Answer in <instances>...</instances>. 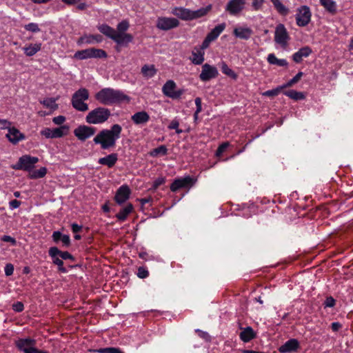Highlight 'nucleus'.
Wrapping results in <instances>:
<instances>
[{"mask_svg":"<svg viewBox=\"0 0 353 353\" xmlns=\"http://www.w3.org/2000/svg\"><path fill=\"white\" fill-rule=\"evenodd\" d=\"M176 85L172 80H168L163 86L162 91L164 95L173 99L180 98L183 94V90H175Z\"/></svg>","mask_w":353,"mask_h":353,"instance_id":"obj_8","label":"nucleus"},{"mask_svg":"<svg viewBox=\"0 0 353 353\" xmlns=\"http://www.w3.org/2000/svg\"><path fill=\"white\" fill-rule=\"evenodd\" d=\"M283 88H282V85H281V86L277 87L275 89H272V90H270L265 91V92L263 93V96H266V97L277 96L280 93L281 90L283 89Z\"/></svg>","mask_w":353,"mask_h":353,"instance_id":"obj_47","label":"nucleus"},{"mask_svg":"<svg viewBox=\"0 0 353 353\" xmlns=\"http://www.w3.org/2000/svg\"><path fill=\"white\" fill-rule=\"evenodd\" d=\"M233 34L238 38L247 40L251 37L252 30L249 28H236Z\"/></svg>","mask_w":353,"mask_h":353,"instance_id":"obj_24","label":"nucleus"},{"mask_svg":"<svg viewBox=\"0 0 353 353\" xmlns=\"http://www.w3.org/2000/svg\"><path fill=\"white\" fill-rule=\"evenodd\" d=\"M341 327V324L339 322H334L331 324L332 330L334 332H337Z\"/></svg>","mask_w":353,"mask_h":353,"instance_id":"obj_63","label":"nucleus"},{"mask_svg":"<svg viewBox=\"0 0 353 353\" xmlns=\"http://www.w3.org/2000/svg\"><path fill=\"white\" fill-rule=\"evenodd\" d=\"M74 57L80 60L90 58V49H85L80 51H77L74 54Z\"/></svg>","mask_w":353,"mask_h":353,"instance_id":"obj_43","label":"nucleus"},{"mask_svg":"<svg viewBox=\"0 0 353 353\" xmlns=\"http://www.w3.org/2000/svg\"><path fill=\"white\" fill-rule=\"evenodd\" d=\"M11 122L7 119H0V129L4 130L8 129V130L11 127Z\"/></svg>","mask_w":353,"mask_h":353,"instance_id":"obj_51","label":"nucleus"},{"mask_svg":"<svg viewBox=\"0 0 353 353\" xmlns=\"http://www.w3.org/2000/svg\"><path fill=\"white\" fill-rule=\"evenodd\" d=\"M165 181V179L164 177H159L157 178L153 183V188L154 189L157 188L161 185L163 184Z\"/></svg>","mask_w":353,"mask_h":353,"instance_id":"obj_59","label":"nucleus"},{"mask_svg":"<svg viewBox=\"0 0 353 353\" xmlns=\"http://www.w3.org/2000/svg\"><path fill=\"white\" fill-rule=\"evenodd\" d=\"M131 119L136 125H141L150 120V116L145 111H141L134 114Z\"/></svg>","mask_w":353,"mask_h":353,"instance_id":"obj_21","label":"nucleus"},{"mask_svg":"<svg viewBox=\"0 0 353 353\" xmlns=\"http://www.w3.org/2000/svg\"><path fill=\"white\" fill-rule=\"evenodd\" d=\"M321 5L332 15L337 12L336 3L334 0H319Z\"/></svg>","mask_w":353,"mask_h":353,"instance_id":"obj_27","label":"nucleus"},{"mask_svg":"<svg viewBox=\"0 0 353 353\" xmlns=\"http://www.w3.org/2000/svg\"><path fill=\"white\" fill-rule=\"evenodd\" d=\"M6 137L12 144H17L19 141L25 139V135L14 127H10Z\"/></svg>","mask_w":353,"mask_h":353,"instance_id":"obj_18","label":"nucleus"},{"mask_svg":"<svg viewBox=\"0 0 353 353\" xmlns=\"http://www.w3.org/2000/svg\"><path fill=\"white\" fill-rule=\"evenodd\" d=\"M221 68L223 74H226L228 77H230L234 79H236L237 75L236 74V73L232 69H230L225 62L221 63Z\"/></svg>","mask_w":353,"mask_h":353,"instance_id":"obj_39","label":"nucleus"},{"mask_svg":"<svg viewBox=\"0 0 353 353\" xmlns=\"http://www.w3.org/2000/svg\"><path fill=\"white\" fill-rule=\"evenodd\" d=\"M95 98L103 105H112L130 101L129 97L123 92L110 88L101 90L95 94Z\"/></svg>","mask_w":353,"mask_h":353,"instance_id":"obj_2","label":"nucleus"},{"mask_svg":"<svg viewBox=\"0 0 353 353\" xmlns=\"http://www.w3.org/2000/svg\"><path fill=\"white\" fill-rule=\"evenodd\" d=\"M211 42L212 41L206 36L201 46V49L199 50L203 51L205 49L208 48Z\"/></svg>","mask_w":353,"mask_h":353,"instance_id":"obj_60","label":"nucleus"},{"mask_svg":"<svg viewBox=\"0 0 353 353\" xmlns=\"http://www.w3.org/2000/svg\"><path fill=\"white\" fill-rule=\"evenodd\" d=\"M211 7V5H209L194 11L182 7H175L172 9V13L182 20L190 21L205 16L210 10Z\"/></svg>","mask_w":353,"mask_h":353,"instance_id":"obj_3","label":"nucleus"},{"mask_svg":"<svg viewBox=\"0 0 353 353\" xmlns=\"http://www.w3.org/2000/svg\"><path fill=\"white\" fill-rule=\"evenodd\" d=\"M300 347L299 342L297 339H291L287 341L283 345L279 347V351L281 353L294 352Z\"/></svg>","mask_w":353,"mask_h":353,"instance_id":"obj_17","label":"nucleus"},{"mask_svg":"<svg viewBox=\"0 0 353 353\" xmlns=\"http://www.w3.org/2000/svg\"><path fill=\"white\" fill-rule=\"evenodd\" d=\"M41 50V44L40 43H35V44H31L28 47H25L23 48L24 53L26 54V56L31 57L35 54L38 51Z\"/></svg>","mask_w":353,"mask_h":353,"instance_id":"obj_36","label":"nucleus"},{"mask_svg":"<svg viewBox=\"0 0 353 353\" xmlns=\"http://www.w3.org/2000/svg\"><path fill=\"white\" fill-rule=\"evenodd\" d=\"M194 179L190 176H187L183 178L176 179L171 184L170 190L172 192H176L181 188L191 187L194 185Z\"/></svg>","mask_w":353,"mask_h":353,"instance_id":"obj_13","label":"nucleus"},{"mask_svg":"<svg viewBox=\"0 0 353 353\" xmlns=\"http://www.w3.org/2000/svg\"><path fill=\"white\" fill-rule=\"evenodd\" d=\"M225 28V23L215 26L208 34L207 37L212 41H214Z\"/></svg>","mask_w":353,"mask_h":353,"instance_id":"obj_29","label":"nucleus"},{"mask_svg":"<svg viewBox=\"0 0 353 353\" xmlns=\"http://www.w3.org/2000/svg\"><path fill=\"white\" fill-rule=\"evenodd\" d=\"M47 173V169L45 167H42L37 170H34L29 173V177L30 179H39L45 176Z\"/></svg>","mask_w":353,"mask_h":353,"instance_id":"obj_38","label":"nucleus"},{"mask_svg":"<svg viewBox=\"0 0 353 353\" xmlns=\"http://www.w3.org/2000/svg\"><path fill=\"white\" fill-rule=\"evenodd\" d=\"M179 21L175 18L161 17L159 18L157 23V27L163 30H169L178 27Z\"/></svg>","mask_w":353,"mask_h":353,"instance_id":"obj_14","label":"nucleus"},{"mask_svg":"<svg viewBox=\"0 0 353 353\" xmlns=\"http://www.w3.org/2000/svg\"><path fill=\"white\" fill-rule=\"evenodd\" d=\"M267 60L270 64L276 65L279 66H288V63L285 59H279L274 54H270Z\"/></svg>","mask_w":353,"mask_h":353,"instance_id":"obj_33","label":"nucleus"},{"mask_svg":"<svg viewBox=\"0 0 353 353\" xmlns=\"http://www.w3.org/2000/svg\"><path fill=\"white\" fill-rule=\"evenodd\" d=\"M117 157V154L112 153L105 157L100 158L98 162L99 164L107 165L108 168H112L115 165L118 159Z\"/></svg>","mask_w":353,"mask_h":353,"instance_id":"obj_26","label":"nucleus"},{"mask_svg":"<svg viewBox=\"0 0 353 353\" xmlns=\"http://www.w3.org/2000/svg\"><path fill=\"white\" fill-rule=\"evenodd\" d=\"M41 134L47 139H53L52 129L48 128H44L43 130H41Z\"/></svg>","mask_w":353,"mask_h":353,"instance_id":"obj_53","label":"nucleus"},{"mask_svg":"<svg viewBox=\"0 0 353 353\" xmlns=\"http://www.w3.org/2000/svg\"><path fill=\"white\" fill-rule=\"evenodd\" d=\"M246 4V0H230L228 2L225 10L231 15H239Z\"/></svg>","mask_w":353,"mask_h":353,"instance_id":"obj_11","label":"nucleus"},{"mask_svg":"<svg viewBox=\"0 0 353 353\" xmlns=\"http://www.w3.org/2000/svg\"><path fill=\"white\" fill-rule=\"evenodd\" d=\"M1 240L4 242H10L11 243L12 245H14L16 243V240L11 237L10 236H7V235H4Z\"/></svg>","mask_w":353,"mask_h":353,"instance_id":"obj_62","label":"nucleus"},{"mask_svg":"<svg viewBox=\"0 0 353 353\" xmlns=\"http://www.w3.org/2000/svg\"><path fill=\"white\" fill-rule=\"evenodd\" d=\"M38 161L39 159L36 157H31L28 154L23 155L12 168L14 170H23L30 172L34 168V164Z\"/></svg>","mask_w":353,"mask_h":353,"instance_id":"obj_6","label":"nucleus"},{"mask_svg":"<svg viewBox=\"0 0 353 353\" xmlns=\"http://www.w3.org/2000/svg\"><path fill=\"white\" fill-rule=\"evenodd\" d=\"M129 26L130 25L128 21H122L117 25V33H125V32L128 29Z\"/></svg>","mask_w":353,"mask_h":353,"instance_id":"obj_46","label":"nucleus"},{"mask_svg":"<svg viewBox=\"0 0 353 353\" xmlns=\"http://www.w3.org/2000/svg\"><path fill=\"white\" fill-rule=\"evenodd\" d=\"M48 254H49L50 256H54V255H59L62 259V260H68V259H70L72 261L74 260V257L70 253H69L67 251H65V252L61 251L57 247L50 248L48 250Z\"/></svg>","mask_w":353,"mask_h":353,"instance_id":"obj_22","label":"nucleus"},{"mask_svg":"<svg viewBox=\"0 0 353 353\" xmlns=\"http://www.w3.org/2000/svg\"><path fill=\"white\" fill-rule=\"evenodd\" d=\"M219 72L216 67L205 63L202 65V70L199 74V78L202 81H208L212 79L216 78Z\"/></svg>","mask_w":353,"mask_h":353,"instance_id":"obj_10","label":"nucleus"},{"mask_svg":"<svg viewBox=\"0 0 353 353\" xmlns=\"http://www.w3.org/2000/svg\"><path fill=\"white\" fill-rule=\"evenodd\" d=\"M12 308L15 312H20L23 310V304L21 302H17L16 303L13 304Z\"/></svg>","mask_w":353,"mask_h":353,"instance_id":"obj_61","label":"nucleus"},{"mask_svg":"<svg viewBox=\"0 0 353 353\" xmlns=\"http://www.w3.org/2000/svg\"><path fill=\"white\" fill-rule=\"evenodd\" d=\"M168 152V149L165 145H161L158 148H154L152 151L150 152V155L152 157H157L159 154L161 155H165Z\"/></svg>","mask_w":353,"mask_h":353,"instance_id":"obj_42","label":"nucleus"},{"mask_svg":"<svg viewBox=\"0 0 353 353\" xmlns=\"http://www.w3.org/2000/svg\"><path fill=\"white\" fill-rule=\"evenodd\" d=\"M14 272V266L11 263H8L5 267V274L6 276H10L13 274Z\"/></svg>","mask_w":353,"mask_h":353,"instance_id":"obj_56","label":"nucleus"},{"mask_svg":"<svg viewBox=\"0 0 353 353\" xmlns=\"http://www.w3.org/2000/svg\"><path fill=\"white\" fill-rule=\"evenodd\" d=\"M311 20V12L310 8L307 6H302L297 9L296 15V24L299 26L304 27L307 26Z\"/></svg>","mask_w":353,"mask_h":353,"instance_id":"obj_7","label":"nucleus"},{"mask_svg":"<svg viewBox=\"0 0 353 353\" xmlns=\"http://www.w3.org/2000/svg\"><path fill=\"white\" fill-rule=\"evenodd\" d=\"M98 30L100 31V32L111 39L112 40L114 39V37L117 33V32L114 28L107 24H102L99 26L98 27Z\"/></svg>","mask_w":353,"mask_h":353,"instance_id":"obj_28","label":"nucleus"},{"mask_svg":"<svg viewBox=\"0 0 353 353\" xmlns=\"http://www.w3.org/2000/svg\"><path fill=\"white\" fill-rule=\"evenodd\" d=\"M52 239L55 243H58L61 241L63 243V246L68 247L70 245V239L68 235L63 234L59 231H54L52 233Z\"/></svg>","mask_w":353,"mask_h":353,"instance_id":"obj_25","label":"nucleus"},{"mask_svg":"<svg viewBox=\"0 0 353 353\" xmlns=\"http://www.w3.org/2000/svg\"><path fill=\"white\" fill-rule=\"evenodd\" d=\"M133 40V36L128 33H117L113 41L121 46H127Z\"/></svg>","mask_w":353,"mask_h":353,"instance_id":"obj_19","label":"nucleus"},{"mask_svg":"<svg viewBox=\"0 0 353 353\" xmlns=\"http://www.w3.org/2000/svg\"><path fill=\"white\" fill-rule=\"evenodd\" d=\"M263 3L264 0H253L252 3V6L253 7L254 10H258L261 8Z\"/></svg>","mask_w":353,"mask_h":353,"instance_id":"obj_55","label":"nucleus"},{"mask_svg":"<svg viewBox=\"0 0 353 353\" xmlns=\"http://www.w3.org/2000/svg\"><path fill=\"white\" fill-rule=\"evenodd\" d=\"M303 73L302 72H299L292 79H290L288 83L282 85V88H289L292 86L294 84L296 83L302 77Z\"/></svg>","mask_w":353,"mask_h":353,"instance_id":"obj_45","label":"nucleus"},{"mask_svg":"<svg viewBox=\"0 0 353 353\" xmlns=\"http://www.w3.org/2000/svg\"><path fill=\"white\" fill-rule=\"evenodd\" d=\"M59 255H54V256L50 257L52 259V263L58 266L59 271L65 273L67 272V270L63 267V261L62 259H59Z\"/></svg>","mask_w":353,"mask_h":353,"instance_id":"obj_41","label":"nucleus"},{"mask_svg":"<svg viewBox=\"0 0 353 353\" xmlns=\"http://www.w3.org/2000/svg\"><path fill=\"white\" fill-rule=\"evenodd\" d=\"M273 3L274 7L277 12L282 15H287L289 12V9L286 8L280 0H270Z\"/></svg>","mask_w":353,"mask_h":353,"instance_id":"obj_34","label":"nucleus"},{"mask_svg":"<svg viewBox=\"0 0 353 353\" xmlns=\"http://www.w3.org/2000/svg\"><path fill=\"white\" fill-rule=\"evenodd\" d=\"M90 58H106L107 53L101 49L90 48Z\"/></svg>","mask_w":353,"mask_h":353,"instance_id":"obj_40","label":"nucleus"},{"mask_svg":"<svg viewBox=\"0 0 353 353\" xmlns=\"http://www.w3.org/2000/svg\"><path fill=\"white\" fill-rule=\"evenodd\" d=\"M95 128L85 125H79L74 130V134L81 141H84L87 139L91 137L95 134Z\"/></svg>","mask_w":353,"mask_h":353,"instance_id":"obj_9","label":"nucleus"},{"mask_svg":"<svg viewBox=\"0 0 353 353\" xmlns=\"http://www.w3.org/2000/svg\"><path fill=\"white\" fill-rule=\"evenodd\" d=\"M110 115V111L108 108L99 107L86 115L85 121L90 124L102 123L106 121Z\"/></svg>","mask_w":353,"mask_h":353,"instance_id":"obj_4","label":"nucleus"},{"mask_svg":"<svg viewBox=\"0 0 353 353\" xmlns=\"http://www.w3.org/2000/svg\"><path fill=\"white\" fill-rule=\"evenodd\" d=\"M99 353H123L120 349L117 347L100 348L97 350Z\"/></svg>","mask_w":353,"mask_h":353,"instance_id":"obj_48","label":"nucleus"},{"mask_svg":"<svg viewBox=\"0 0 353 353\" xmlns=\"http://www.w3.org/2000/svg\"><path fill=\"white\" fill-rule=\"evenodd\" d=\"M65 121V117L62 115L55 117L52 119V121L57 125H61Z\"/></svg>","mask_w":353,"mask_h":353,"instance_id":"obj_57","label":"nucleus"},{"mask_svg":"<svg viewBox=\"0 0 353 353\" xmlns=\"http://www.w3.org/2000/svg\"><path fill=\"white\" fill-rule=\"evenodd\" d=\"M192 58L191 59L192 62L195 65H201L204 61V52L201 50H197L196 52H192Z\"/></svg>","mask_w":353,"mask_h":353,"instance_id":"obj_35","label":"nucleus"},{"mask_svg":"<svg viewBox=\"0 0 353 353\" xmlns=\"http://www.w3.org/2000/svg\"><path fill=\"white\" fill-rule=\"evenodd\" d=\"M133 205L128 203L125 208H122L120 212L117 214L116 217L121 221H125L128 216L132 212Z\"/></svg>","mask_w":353,"mask_h":353,"instance_id":"obj_30","label":"nucleus"},{"mask_svg":"<svg viewBox=\"0 0 353 353\" xmlns=\"http://www.w3.org/2000/svg\"><path fill=\"white\" fill-rule=\"evenodd\" d=\"M130 194V190L129 187L128 185H122L117 190L114 196V200L118 204L121 205L129 199Z\"/></svg>","mask_w":353,"mask_h":353,"instance_id":"obj_16","label":"nucleus"},{"mask_svg":"<svg viewBox=\"0 0 353 353\" xmlns=\"http://www.w3.org/2000/svg\"><path fill=\"white\" fill-rule=\"evenodd\" d=\"M148 271L143 267H140L138 269L137 276L141 279L146 278L148 276Z\"/></svg>","mask_w":353,"mask_h":353,"instance_id":"obj_52","label":"nucleus"},{"mask_svg":"<svg viewBox=\"0 0 353 353\" xmlns=\"http://www.w3.org/2000/svg\"><path fill=\"white\" fill-rule=\"evenodd\" d=\"M78 42L81 43H92L94 42V37L92 35L81 37Z\"/></svg>","mask_w":353,"mask_h":353,"instance_id":"obj_50","label":"nucleus"},{"mask_svg":"<svg viewBox=\"0 0 353 353\" xmlns=\"http://www.w3.org/2000/svg\"><path fill=\"white\" fill-rule=\"evenodd\" d=\"M121 131L122 128L120 125L114 124L109 130H101L94 138L93 141L95 144H99L103 150L114 148L117 140L120 138Z\"/></svg>","mask_w":353,"mask_h":353,"instance_id":"obj_1","label":"nucleus"},{"mask_svg":"<svg viewBox=\"0 0 353 353\" xmlns=\"http://www.w3.org/2000/svg\"><path fill=\"white\" fill-rule=\"evenodd\" d=\"M20 204H21V202L16 199L12 200L10 202V206L13 209L19 208Z\"/></svg>","mask_w":353,"mask_h":353,"instance_id":"obj_64","label":"nucleus"},{"mask_svg":"<svg viewBox=\"0 0 353 353\" xmlns=\"http://www.w3.org/2000/svg\"><path fill=\"white\" fill-rule=\"evenodd\" d=\"M334 305H335V300L332 296L327 297L324 302L325 307H332Z\"/></svg>","mask_w":353,"mask_h":353,"instance_id":"obj_58","label":"nucleus"},{"mask_svg":"<svg viewBox=\"0 0 353 353\" xmlns=\"http://www.w3.org/2000/svg\"><path fill=\"white\" fill-rule=\"evenodd\" d=\"M141 73L145 77L151 78L157 73V70L154 65H144L141 68Z\"/></svg>","mask_w":353,"mask_h":353,"instance_id":"obj_32","label":"nucleus"},{"mask_svg":"<svg viewBox=\"0 0 353 353\" xmlns=\"http://www.w3.org/2000/svg\"><path fill=\"white\" fill-rule=\"evenodd\" d=\"M26 30L32 32H37L40 30L38 25L34 23H30L25 26Z\"/></svg>","mask_w":353,"mask_h":353,"instance_id":"obj_49","label":"nucleus"},{"mask_svg":"<svg viewBox=\"0 0 353 353\" xmlns=\"http://www.w3.org/2000/svg\"><path fill=\"white\" fill-rule=\"evenodd\" d=\"M89 98V92L86 88H82L76 91L72 97V105L78 111L85 112L88 105L84 103Z\"/></svg>","mask_w":353,"mask_h":353,"instance_id":"obj_5","label":"nucleus"},{"mask_svg":"<svg viewBox=\"0 0 353 353\" xmlns=\"http://www.w3.org/2000/svg\"><path fill=\"white\" fill-rule=\"evenodd\" d=\"M36 341L30 338L21 339L16 342L17 347L24 353H32Z\"/></svg>","mask_w":353,"mask_h":353,"instance_id":"obj_15","label":"nucleus"},{"mask_svg":"<svg viewBox=\"0 0 353 353\" xmlns=\"http://www.w3.org/2000/svg\"><path fill=\"white\" fill-rule=\"evenodd\" d=\"M229 143H223L221 144L218 149L216 150V156H221L222 153L226 150V148L228 147Z\"/></svg>","mask_w":353,"mask_h":353,"instance_id":"obj_54","label":"nucleus"},{"mask_svg":"<svg viewBox=\"0 0 353 353\" xmlns=\"http://www.w3.org/2000/svg\"><path fill=\"white\" fill-rule=\"evenodd\" d=\"M241 329L243 330L240 333L239 337L243 342L247 343L256 338V334L251 327L248 326L245 328Z\"/></svg>","mask_w":353,"mask_h":353,"instance_id":"obj_23","label":"nucleus"},{"mask_svg":"<svg viewBox=\"0 0 353 353\" xmlns=\"http://www.w3.org/2000/svg\"><path fill=\"white\" fill-rule=\"evenodd\" d=\"M312 52V50L309 46L303 47L293 54V61L296 63H300L303 58L307 57Z\"/></svg>","mask_w":353,"mask_h":353,"instance_id":"obj_20","label":"nucleus"},{"mask_svg":"<svg viewBox=\"0 0 353 353\" xmlns=\"http://www.w3.org/2000/svg\"><path fill=\"white\" fill-rule=\"evenodd\" d=\"M69 127L68 125H61L59 128L52 129V138H61L68 133Z\"/></svg>","mask_w":353,"mask_h":353,"instance_id":"obj_31","label":"nucleus"},{"mask_svg":"<svg viewBox=\"0 0 353 353\" xmlns=\"http://www.w3.org/2000/svg\"><path fill=\"white\" fill-rule=\"evenodd\" d=\"M57 99L54 98H47L43 101H41L44 106L47 108H50L52 109H57L58 108V105L55 103Z\"/></svg>","mask_w":353,"mask_h":353,"instance_id":"obj_44","label":"nucleus"},{"mask_svg":"<svg viewBox=\"0 0 353 353\" xmlns=\"http://www.w3.org/2000/svg\"><path fill=\"white\" fill-rule=\"evenodd\" d=\"M284 94L294 100H301L305 99V95L301 92H297L294 90L285 91Z\"/></svg>","mask_w":353,"mask_h":353,"instance_id":"obj_37","label":"nucleus"},{"mask_svg":"<svg viewBox=\"0 0 353 353\" xmlns=\"http://www.w3.org/2000/svg\"><path fill=\"white\" fill-rule=\"evenodd\" d=\"M290 37L283 24H279L275 30L274 41L283 47L287 46Z\"/></svg>","mask_w":353,"mask_h":353,"instance_id":"obj_12","label":"nucleus"}]
</instances>
